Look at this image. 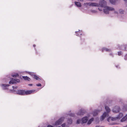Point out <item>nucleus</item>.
Here are the masks:
<instances>
[{"label":"nucleus","instance_id":"nucleus-20","mask_svg":"<svg viewBox=\"0 0 127 127\" xmlns=\"http://www.w3.org/2000/svg\"><path fill=\"white\" fill-rule=\"evenodd\" d=\"M33 77L36 80H40V79L35 74H34L33 75Z\"/></svg>","mask_w":127,"mask_h":127},{"label":"nucleus","instance_id":"nucleus-15","mask_svg":"<svg viewBox=\"0 0 127 127\" xmlns=\"http://www.w3.org/2000/svg\"><path fill=\"white\" fill-rule=\"evenodd\" d=\"M75 4L78 7H80L81 6V3L79 2L75 1Z\"/></svg>","mask_w":127,"mask_h":127},{"label":"nucleus","instance_id":"nucleus-3","mask_svg":"<svg viewBox=\"0 0 127 127\" xmlns=\"http://www.w3.org/2000/svg\"><path fill=\"white\" fill-rule=\"evenodd\" d=\"M64 117H62L60 118L55 123L53 124L54 126H58L61 125L64 120Z\"/></svg>","mask_w":127,"mask_h":127},{"label":"nucleus","instance_id":"nucleus-45","mask_svg":"<svg viewBox=\"0 0 127 127\" xmlns=\"http://www.w3.org/2000/svg\"><path fill=\"white\" fill-rule=\"evenodd\" d=\"M110 55H112V54H110Z\"/></svg>","mask_w":127,"mask_h":127},{"label":"nucleus","instance_id":"nucleus-5","mask_svg":"<svg viewBox=\"0 0 127 127\" xmlns=\"http://www.w3.org/2000/svg\"><path fill=\"white\" fill-rule=\"evenodd\" d=\"M20 82V80L18 79H14L12 78L11 80L9 81V84H14L16 83H17L19 82Z\"/></svg>","mask_w":127,"mask_h":127},{"label":"nucleus","instance_id":"nucleus-21","mask_svg":"<svg viewBox=\"0 0 127 127\" xmlns=\"http://www.w3.org/2000/svg\"><path fill=\"white\" fill-rule=\"evenodd\" d=\"M94 120V118H92L91 119H90L88 121L87 124L88 125H90L92 123V122Z\"/></svg>","mask_w":127,"mask_h":127},{"label":"nucleus","instance_id":"nucleus-22","mask_svg":"<svg viewBox=\"0 0 127 127\" xmlns=\"http://www.w3.org/2000/svg\"><path fill=\"white\" fill-rule=\"evenodd\" d=\"M105 108L107 112L108 113L110 112V109L108 106H106L105 107Z\"/></svg>","mask_w":127,"mask_h":127},{"label":"nucleus","instance_id":"nucleus-39","mask_svg":"<svg viewBox=\"0 0 127 127\" xmlns=\"http://www.w3.org/2000/svg\"><path fill=\"white\" fill-rule=\"evenodd\" d=\"M114 13L118 14V12L116 11H114Z\"/></svg>","mask_w":127,"mask_h":127},{"label":"nucleus","instance_id":"nucleus-28","mask_svg":"<svg viewBox=\"0 0 127 127\" xmlns=\"http://www.w3.org/2000/svg\"><path fill=\"white\" fill-rule=\"evenodd\" d=\"M81 122H82V120H77V124H79Z\"/></svg>","mask_w":127,"mask_h":127},{"label":"nucleus","instance_id":"nucleus-19","mask_svg":"<svg viewBox=\"0 0 127 127\" xmlns=\"http://www.w3.org/2000/svg\"><path fill=\"white\" fill-rule=\"evenodd\" d=\"M75 33L76 34V35L77 36H80V35H82V33L80 32L79 30V31L75 32Z\"/></svg>","mask_w":127,"mask_h":127},{"label":"nucleus","instance_id":"nucleus-11","mask_svg":"<svg viewBox=\"0 0 127 127\" xmlns=\"http://www.w3.org/2000/svg\"><path fill=\"white\" fill-rule=\"evenodd\" d=\"M110 119H111V121H114L116 120H118V119L117 118V117L113 118L109 117L107 119V121L108 122H109L110 120Z\"/></svg>","mask_w":127,"mask_h":127},{"label":"nucleus","instance_id":"nucleus-2","mask_svg":"<svg viewBox=\"0 0 127 127\" xmlns=\"http://www.w3.org/2000/svg\"><path fill=\"white\" fill-rule=\"evenodd\" d=\"M97 6H96L97 7H105L106 6V2L104 0H102L100 1L99 3H97Z\"/></svg>","mask_w":127,"mask_h":127},{"label":"nucleus","instance_id":"nucleus-32","mask_svg":"<svg viewBox=\"0 0 127 127\" xmlns=\"http://www.w3.org/2000/svg\"><path fill=\"white\" fill-rule=\"evenodd\" d=\"M65 124L64 123L62 125V127H65Z\"/></svg>","mask_w":127,"mask_h":127},{"label":"nucleus","instance_id":"nucleus-9","mask_svg":"<svg viewBox=\"0 0 127 127\" xmlns=\"http://www.w3.org/2000/svg\"><path fill=\"white\" fill-rule=\"evenodd\" d=\"M120 110V108L118 106H115L113 109V111L114 113L118 112Z\"/></svg>","mask_w":127,"mask_h":127},{"label":"nucleus","instance_id":"nucleus-4","mask_svg":"<svg viewBox=\"0 0 127 127\" xmlns=\"http://www.w3.org/2000/svg\"><path fill=\"white\" fill-rule=\"evenodd\" d=\"M97 3L95 2H87L86 3H84V5L86 7H88V6H97Z\"/></svg>","mask_w":127,"mask_h":127},{"label":"nucleus","instance_id":"nucleus-10","mask_svg":"<svg viewBox=\"0 0 127 127\" xmlns=\"http://www.w3.org/2000/svg\"><path fill=\"white\" fill-rule=\"evenodd\" d=\"M107 113L106 112H104L103 114V115L102 116L101 118L100 119V120L101 121L103 120L106 117L107 115Z\"/></svg>","mask_w":127,"mask_h":127},{"label":"nucleus","instance_id":"nucleus-16","mask_svg":"<svg viewBox=\"0 0 127 127\" xmlns=\"http://www.w3.org/2000/svg\"><path fill=\"white\" fill-rule=\"evenodd\" d=\"M127 119V114L121 120V121L122 122H124Z\"/></svg>","mask_w":127,"mask_h":127},{"label":"nucleus","instance_id":"nucleus-44","mask_svg":"<svg viewBox=\"0 0 127 127\" xmlns=\"http://www.w3.org/2000/svg\"><path fill=\"white\" fill-rule=\"evenodd\" d=\"M33 46L34 47H35V46H36V45L35 44H34L33 45Z\"/></svg>","mask_w":127,"mask_h":127},{"label":"nucleus","instance_id":"nucleus-14","mask_svg":"<svg viewBox=\"0 0 127 127\" xmlns=\"http://www.w3.org/2000/svg\"><path fill=\"white\" fill-rule=\"evenodd\" d=\"M23 78L25 80H27L28 81H30L31 80V79L29 77L27 76H23Z\"/></svg>","mask_w":127,"mask_h":127},{"label":"nucleus","instance_id":"nucleus-36","mask_svg":"<svg viewBox=\"0 0 127 127\" xmlns=\"http://www.w3.org/2000/svg\"><path fill=\"white\" fill-rule=\"evenodd\" d=\"M17 87H18L17 86H16V87H14V86H12V88L13 89H16L17 88Z\"/></svg>","mask_w":127,"mask_h":127},{"label":"nucleus","instance_id":"nucleus-12","mask_svg":"<svg viewBox=\"0 0 127 127\" xmlns=\"http://www.w3.org/2000/svg\"><path fill=\"white\" fill-rule=\"evenodd\" d=\"M88 120V118L87 117H85L81 119L82 122V123H86Z\"/></svg>","mask_w":127,"mask_h":127},{"label":"nucleus","instance_id":"nucleus-40","mask_svg":"<svg viewBox=\"0 0 127 127\" xmlns=\"http://www.w3.org/2000/svg\"><path fill=\"white\" fill-rule=\"evenodd\" d=\"M98 9L100 11H102V9L101 8H98Z\"/></svg>","mask_w":127,"mask_h":127},{"label":"nucleus","instance_id":"nucleus-34","mask_svg":"<svg viewBox=\"0 0 127 127\" xmlns=\"http://www.w3.org/2000/svg\"><path fill=\"white\" fill-rule=\"evenodd\" d=\"M125 60H127V54H126L125 56Z\"/></svg>","mask_w":127,"mask_h":127},{"label":"nucleus","instance_id":"nucleus-18","mask_svg":"<svg viewBox=\"0 0 127 127\" xmlns=\"http://www.w3.org/2000/svg\"><path fill=\"white\" fill-rule=\"evenodd\" d=\"M118 0H109L110 2L113 4H115L116 1Z\"/></svg>","mask_w":127,"mask_h":127},{"label":"nucleus","instance_id":"nucleus-31","mask_svg":"<svg viewBox=\"0 0 127 127\" xmlns=\"http://www.w3.org/2000/svg\"><path fill=\"white\" fill-rule=\"evenodd\" d=\"M118 55L119 56H120L122 54L121 52H118Z\"/></svg>","mask_w":127,"mask_h":127},{"label":"nucleus","instance_id":"nucleus-33","mask_svg":"<svg viewBox=\"0 0 127 127\" xmlns=\"http://www.w3.org/2000/svg\"><path fill=\"white\" fill-rule=\"evenodd\" d=\"M91 11L93 13H95L96 12V11L95 10H92Z\"/></svg>","mask_w":127,"mask_h":127},{"label":"nucleus","instance_id":"nucleus-24","mask_svg":"<svg viewBox=\"0 0 127 127\" xmlns=\"http://www.w3.org/2000/svg\"><path fill=\"white\" fill-rule=\"evenodd\" d=\"M104 50H105L106 52H110L111 51L110 49L106 48H102V52H103Z\"/></svg>","mask_w":127,"mask_h":127},{"label":"nucleus","instance_id":"nucleus-42","mask_svg":"<svg viewBox=\"0 0 127 127\" xmlns=\"http://www.w3.org/2000/svg\"><path fill=\"white\" fill-rule=\"evenodd\" d=\"M28 85L30 86H32V84H29Z\"/></svg>","mask_w":127,"mask_h":127},{"label":"nucleus","instance_id":"nucleus-29","mask_svg":"<svg viewBox=\"0 0 127 127\" xmlns=\"http://www.w3.org/2000/svg\"><path fill=\"white\" fill-rule=\"evenodd\" d=\"M119 12L121 14H123V11L122 9H120L119 10Z\"/></svg>","mask_w":127,"mask_h":127},{"label":"nucleus","instance_id":"nucleus-17","mask_svg":"<svg viewBox=\"0 0 127 127\" xmlns=\"http://www.w3.org/2000/svg\"><path fill=\"white\" fill-rule=\"evenodd\" d=\"M123 116V114L122 113H120L118 115L117 117V118L118 119H119L121 118Z\"/></svg>","mask_w":127,"mask_h":127},{"label":"nucleus","instance_id":"nucleus-43","mask_svg":"<svg viewBox=\"0 0 127 127\" xmlns=\"http://www.w3.org/2000/svg\"><path fill=\"white\" fill-rule=\"evenodd\" d=\"M111 125H115V124H116L115 123H112V124H111Z\"/></svg>","mask_w":127,"mask_h":127},{"label":"nucleus","instance_id":"nucleus-47","mask_svg":"<svg viewBox=\"0 0 127 127\" xmlns=\"http://www.w3.org/2000/svg\"><path fill=\"white\" fill-rule=\"evenodd\" d=\"M58 127H61L59 126Z\"/></svg>","mask_w":127,"mask_h":127},{"label":"nucleus","instance_id":"nucleus-13","mask_svg":"<svg viewBox=\"0 0 127 127\" xmlns=\"http://www.w3.org/2000/svg\"><path fill=\"white\" fill-rule=\"evenodd\" d=\"M1 86L2 87L3 89L5 90L6 89V87H8L9 86V85L8 84H2L1 85Z\"/></svg>","mask_w":127,"mask_h":127},{"label":"nucleus","instance_id":"nucleus-41","mask_svg":"<svg viewBox=\"0 0 127 127\" xmlns=\"http://www.w3.org/2000/svg\"><path fill=\"white\" fill-rule=\"evenodd\" d=\"M84 0H78L79 1H83Z\"/></svg>","mask_w":127,"mask_h":127},{"label":"nucleus","instance_id":"nucleus-38","mask_svg":"<svg viewBox=\"0 0 127 127\" xmlns=\"http://www.w3.org/2000/svg\"><path fill=\"white\" fill-rule=\"evenodd\" d=\"M47 127H53V126L50 125H48L47 126Z\"/></svg>","mask_w":127,"mask_h":127},{"label":"nucleus","instance_id":"nucleus-8","mask_svg":"<svg viewBox=\"0 0 127 127\" xmlns=\"http://www.w3.org/2000/svg\"><path fill=\"white\" fill-rule=\"evenodd\" d=\"M86 112V111L85 110H80L77 113V114L79 115H83Z\"/></svg>","mask_w":127,"mask_h":127},{"label":"nucleus","instance_id":"nucleus-26","mask_svg":"<svg viewBox=\"0 0 127 127\" xmlns=\"http://www.w3.org/2000/svg\"><path fill=\"white\" fill-rule=\"evenodd\" d=\"M28 73L29 74H30L31 76H33V75L34 74L33 73L30 72H28Z\"/></svg>","mask_w":127,"mask_h":127},{"label":"nucleus","instance_id":"nucleus-6","mask_svg":"<svg viewBox=\"0 0 127 127\" xmlns=\"http://www.w3.org/2000/svg\"><path fill=\"white\" fill-rule=\"evenodd\" d=\"M38 91V90H35L27 91L25 90V95H29L32 93H33L34 92H36Z\"/></svg>","mask_w":127,"mask_h":127},{"label":"nucleus","instance_id":"nucleus-27","mask_svg":"<svg viewBox=\"0 0 127 127\" xmlns=\"http://www.w3.org/2000/svg\"><path fill=\"white\" fill-rule=\"evenodd\" d=\"M12 76L14 78L18 77L19 76V75L18 74H16L15 75H13Z\"/></svg>","mask_w":127,"mask_h":127},{"label":"nucleus","instance_id":"nucleus-7","mask_svg":"<svg viewBox=\"0 0 127 127\" xmlns=\"http://www.w3.org/2000/svg\"><path fill=\"white\" fill-rule=\"evenodd\" d=\"M16 93L17 94L21 95H25V90H18L16 92Z\"/></svg>","mask_w":127,"mask_h":127},{"label":"nucleus","instance_id":"nucleus-46","mask_svg":"<svg viewBox=\"0 0 127 127\" xmlns=\"http://www.w3.org/2000/svg\"><path fill=\"white\" fill-rule=\"evenodd\" d=\"M95 127H99L96 126Z\"/></svg>","mask_w":127,"mask_h":127},{"label":"nucleus","instance_id":"nucleus-1","mask_svg":"<svg viewBox=\"0 0 127 127\" xmlns=\"http://www.w3.org/2000/svg\"><path fill=\"white\" fill-rule=\"evenodd\" d=\"M104 8L103 10V12L106 14H109V11H114L115 10L114 8H113L107 6H106Z\"/></svg>","mask_w":127,"mask_h":127},{"label":"nucleus","instance_id":"nucleus-23","mask_svg":"<svg viewBox=\"0 0 127 127\" xmlns=\"http://www.w3.org/2000/svg\"><path fill=\"white\" fill-rule=\"evenodd\" d=\"M67 122L68 124H71L72 122V120L71 119H68L67 120Z\"/></svg>","mask_w":127,"mask_h":127},{"label":"nucleus","instance_id":"nucleus-35","mask_svg":"<svg viewBox=\"0 0 127 127\" xmlns=\"http://www.w3.org/2000/svg\"><path fill=\"white\" fill-rule=\"evenodd\" d=\"M36 85L38 87H40L41 86V84H37Z\"/></svg>","mask_w":127,"mask_h":127},{"label":"nucleus","instance_id":"nucleus-25","mask_svg":"<svg viewBox=\"0 0 127 127\" xmlns=\"http://www.w3.org/2000/svg\"><path fill=\"white\" fill-rule=\"evenodd\" d=\"M98 113L97 111H95L93 112V115L94 116H95L97 115Z\"/></svg>","mask_w":127,"mask_h":127},{"label":"nucleus","instance_id":"nucleus-37","mask_svg":"<svg viewBox=\"0 0 127 127\" xmlns=\"http://www.w3.org/2000/svg\"><path fill=\"white\" fill-rule=\"evenodd\" d=\"M116 67L117 68H120V67H119V65H116Z\"/></svg>","mask_w":127,"mask_h":127},{"label":"nucleus","instance_id":"nucleus-30","mask_svg":"<svg viewBox=\"0 0 127 127\" xmlns=\"http://www.w3.org/2000/svg\"><path fill=\"white\" fill-rule=\"evenodd\" d=\"M69 115L71 117H74V114L73 113H70L69 114Z\"/></svg>","mask_w":127,"mask_h":127}]
</instances>
